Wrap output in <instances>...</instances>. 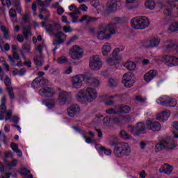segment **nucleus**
Wrapping results in <instances>:
<instances>
[{
	"mask_svg": "<svg viewBox=\"0 0 178 178\" xmlns=\"http://www.w3.org/2000/svg\"><path fill=\"white\" fill-rule=\"evenodd\" d=\"M22 30H23L22 34L25 40H28L29 35L31 34V27L30 26H24L22 28Z\"/></svg>",
	"mask_w": 178,
	"mask_h": 178,
	"instance_id": "obj_35",
	"label": "nucleus"
},
{
	"mask_svg": "<svg viewBox=\"0 0 178 178\" xmlns=\"http://www.w3.org/2000/svg\"><path fill=\"white\" fill-rule=\"evenodd\" d=\"M147 129L148 130H152V131H159L161 130V124L159 122H152L151 120H147L146 122Z\"/></svg>",
	"mask_w": 178,
	"mask_h": 178,
	"instance_id": "obj_19",
	"label": "nucleus"
},
{
	"mask_svg": "<svg viewBox=\"0 0 178 178\" xmlns=\"http://www.w3.org/2000/svg\"><path fill=\"white\" fill-rule=\"evenodd\" d=\"M177 65H178V58L176 56H170L169 66H177Z\"/></svg>",
	"mask_w": 178,
	"mask_h": 178,
	"instance_id": "obj_42",
	"label": "nucleus"
},
{
	"mask_svg": "<svg viewBox=\"0 0 178 178\" xmlns=\"http://www.w3.org/2000/svg\"><path fill=\"white\" fill-rule=\"evenodd\" d=\"M7 91L10 95V99H15V92H13V88L7 87Z\"/></svg>",
	"mask_w": 178,
	"mask_h": 178,
	"instance_id": "obj_51",
	"label": "nucleus"
},
{
	"mask_svg": "<svg viewBox=\"0 0 178 178\" xmlns=\"http://www.w3.org/2000/svg\"><path fill=\"white\" fill-rule=\"evenodd\" d=\"M103 55L104 56H108L109 53L112 51V47H111V44L106 42L102 47Z\"/></svg>",
	"mask_w": 178,
	"mask_h": 178,
	"instance_id": "obj_33",
	"label": "nucleus"
},
{
	"mask_svg": "<svg viewBox=\"0 0 178 178\" xmlns=\"http://www.w3.org/2000/svg\"><path fill=\"white\" fill-rule=\"evenodd\" d=\"M131 133L134 134V136L145 134V124L143 122H138L135 127L131 128Z\"/></svg>",
	"mask_w": 178,
	"mask_h": 178,
	"instance_id": "obj_13",
	"label": "nucleus"
},
{
	"mask_svg": "<svg viewBox=\"0 0 178 178\" xmlns=\"http://www.w3.org/2000/svg\"><path fill=\"white\" fill-rule=\"evenodd\" d=\"M67 62H69V60H67V58H66V56H63L61 57H60L58 60H57V63H67Z\"/></svg>",
	"mask_w": 178,
	"mask_h": 178,
	"instance_id": "obj_53",
	"label": "nucleus"
},
{
	"mask_svg": "<svg viewBox=\"0 0 178 178\" xmlns=\"http://www.w3.org/2000/svg\"><path fill=\"white\" fill-rule=\"evenodd\" d=\"M99 151H101V152H104V155L109 156L112 154V150L104 146L99 147Z\"/></svg>",
	"mask_w": 178,
	"mask_h": 178,
	"instance_id": "obj_44",
	"label": "nucleus"
},
{
	"mask_svg": "<svg viewBox=\"0 0 178 178\" xmlns=\"http://www.w3.org/2000/svg\"><path fill=\"white\" fill-rule=\"evenodd\" d=\"M20 175L22 176H27V175H30V170H26V168H22L19 171Z\"/></svg>",
	"mask_w": 178,
	"mask_h": 178,
	"instance_id": "obj_59",
	"label": "nucleus"
},
{
	"mask_svg": "<svg viewBox=\"0 0 178 178\" xmlns=\"http://www.w3.org/2000/svg\"><path fill=\"white\" fill-rule=\"evenodd\" d=\"M98 92L95 88L88 87L86 90H81L76 94V99L79 102L86 104V102H92L97 99Z\"/></svg>",
	"mask_w": 178,
	"mask_h": 178,
	"instance_id": "obj_1",
	"label": "nucleus"
},
{
	"mask_svg": "<svg viewBox=\"0 0 178 178\" xmlns=\"http://www.w3.org/2000/svg\"><path fill=\"white\" fill-rule=\"evenodd\" d=\"M6 96H3L1 99L0 113H6Z\"/></svg>",
	"mask_w": 178,
	"mask_h": 178,
	"instance_id": "obj_30",
	"label": "nucleus"
},
{
	"mask_svg": "<svg viewBox=\"0 0 178 178\" xmlns=\"http://www.w3.org/2000/svg\"><path fill=\"white\" fill-rule=\"evenodd\" d=\"M86 80V75L78 74L71 79L72 88H81L83 81Z\"/></svg>",
	"mask_w": 178,
	"mask_h": 178,
	"instance_id": "obj_11",
	"label": "nucleus"
},
{
	"mask_svg": "<svg viewBox=\"0 0 178 178\" xmlns=\"http://www.w3.org/2000/svg\"><path fill=\"white\" fill-rule=\"evenodd\" d=\"M113 152L118 158L130 156L131 154V147L128 143H121L115 146Z\"/></svg>",
	"mask_w": 178,
	"mask_h": 178,
	"instance_id": "obj_3",
	"label": "nucleus"
},
{
	"mask_svg": "<svg viewBox=\"0 0 178 178\" xmlns=\"http://www.w3.org/2000/svg\"><path fill=\"white\" fill-rule=\"evenodd\" d=\"M37 2L39 6H41V8H44L45 7L48 8L52 1L50 0H44V2H42L41 0H37Z\"/></svg>",
	"mask_w": 178,
	"mask_h": 178,
	"instance_id": "obj_38",
	"label": "nucleus"
},
{
	"mask_svg": "<svg viewBox=\"0 0 178 178\" xmlns=\"http://www.w3.org/2000/svg\"><path fill=\"white\" fill-rule=\"evenodd\" d=\"M34 63L38 67H41L42 66V63L44 62V58L42 56L35 54L34 57Z\"/></svg>",
	"mask_w": 178,
	"mask_h": 178,
	"instance_id": "obj_31",
	"label": "nucleus"
},
{
	"mask_svg": "<svg viewBox=\"0 0 178 178\" xmlns=\"http://www.w3.org/2000/svg\"><path fill=\"white\" fill-rule=\"evenodd\" d=\"M122 118L124 119V122H127V123L131 122V115H122Z\"/></svg>",
	"mask_w": 178,
	"mask_h": 178,
	"instance_id": "obj_63",
	"label": "nucleus"
},
{
	"mask_svg": "<svg viewBox=\"0 0 178 178\" xmlns=\"http://www.w3.org/2000/svg\"><path fill=\"white\" fill-rule=\"evenodd\" d=\"M124 67H126L128 70L133 72V70H136L137 67V65L134 63L133 61L127 62L124 64Z\"/></svg>",
	"mask_w": 178,
	"mask_h": 178,
	"instance_id": "obj_34",
	"label": "nucleus"
},
{
	"mask_svg": "<svg viewBox=\"0 0 178 178\" xmlns=\"http://www.w3.org/2000/svg\"><path fill=\"white\" fill-rule=\"evenodd\" d=\"M13 3L17 13H22V6H20V1L13 0Z\"/></svg>",
	"mask_w": 178,
	"mask_h": 178,
	"instance_id": "obj_41",
	"label": "nucleus"
},
{
	"mask_svg": "<svg viewBox=\"0 0 178 178\" xmlns=\"http://www.w3.org/2000/svg\"><path fill=\"white\" fill-rule=\"evenodd\" d=\"M131 26L136 30H144L149 26V19L147 17H136L131 20Z\"/></svg>",
	"mask_w": 178,
	"mask_h": 178,
	"instance_id": "obj_4",
	"label": "nucleus"
},
{
	"mask_svg": "<svg viewBox=\"0 0 178 178\" xmlns=\"http://www.w3.org/2000/svg\"><path fill=\"white\" fill-rule=\"evenodd\" d=\"M172 126H173L174 129H175V130H174L172 131V134H173L175 138H178V121L174 122Z\"/></svg>",
	"mask_w": 178,
	"mask_h": 178,
	"instance_id": "obj_46",
	"label": "nucleus"
},
{
	"mask_svg": "<svg viewBox=\"0 0 178 178\" xmlns=\"http://www.w3.org/2000/svg\"><path fill=\"white\" fill-rule=\"evenodd\" d=\"M170 56H164L162 57L161 60L163 63H166L168 66L170 65Z\"/></svg>",
	"mask_w": 178,
	"mask_h": 178,
	"instance_id": "obj_52",
	"label": "nucleus"
},
{
	"mask_svg": "<svg viewBox=\"0 0 178 178\" xmlns=\"http://www.w3.org/2000/svg\"><path fill=\"white\" fill-rule=\"evenodd\" d=\"M85 80H86L89 86H91L92 87H99V85L101 84L99 80L90 74H85Z\"/></svg>",
	"mask_w": 178,
	"mask_h": 178,
	"instance_id": "obj_18",
	"label": "nucleus"
},
{
	"mask_svg": "<svg viewBox=\"0 0 178 178\" xmlns=\"http://www.w3.org/2000/svg\"><path fill=\"white\" fill-rule=\"evenodd\" d=\"M70 10L72 13H69L68 15L72 19V23H77L79 22V15L81 13L80 8H77L74 4L69 6Z\"/></svg>",
	"mask_w": 178,
	"mask_h": 178,
	"instance_id": "obj_12",
	"label": "nucleus"
},
{
	"mask_svg": "<svg viewBox=\"0 0 178 178\" xmlns=\"http://www.w3.org/2000/svg\"><path fill=\"white\" fill-rule=\"evenodd\" d=\"M56 104V103L55 102L54 99H51L49 102H47L46 103V106L49 108V109H52V108H55V105Z\"/></svg>",
	"mask_w": 178,
	"mask_h": 178,
	"instance_id": "obj_49",
	"label": "nucleus"
},
{
	"mask_svg": "<svg viewBox=\"0 0 178 178\" xmlns=\"http://www.w3.org/2000/svg\"><path fill=\"white\" fill-rule=\"evenodd\" d=\"M31 87L33 88H38V87H40V77L38 78H35L32 83H31Z\"/></svg>",
	"mask_w": 178,
	"mask_h": 178,
	"instance_id": "obj_48",
	"label": "nucleus"
},
{
	"mask_svg": "<svg viewBox=\"0 0 178 178\" xmlns=\"http://www.w3.org/2000/svg\"><path fill=\"white\" fill-rule=\"evenodd\" d=\"M161 44V38H152L149 40L144 41L142 42V47L147 49L156 48Z\"/></svg>",
	"mask_w": 178,
	"mask_h": 178,
	"instance_id": "obj_9",
	"label": "nucleus"
},
{
	"mask_svg": "<svg viewBox=\"0 0 178 178\" xmlns=\"http://www.w3.org/2000/svg\"><path fill=\"white\" fill-rule=\"evenodd\" d=\"M122 6V2L119 0H109L107 3L106 8L109 12H115Z\"/></svg>",
	"mask_w": 178,
	"mask_h": 178,
	"instance_id": "obj_15",
	"label": "nucleus"
},
{
	"mask_svg": "<svg viewBox=\"0 0 178 178\" xmlns=\"http://www.w3.org/2000/svg\"><path fill=\"white\" fill-rule=\"evenodd\" d=\"M4 84L6 87H9L12 84V81L10 80V78H9L8 76H6V78H4Z\"/></svg>",
	"mask_w": 178,
	"mask_h": 178,
	"instance_id": "obj_56",
	"label": "nucleus"
},
{
	"mask_svg": "<svg viewBox=\"0 0 178 178\" xmlns=\"http://www.w3.org/2000/svg\"><path fill=\"white\" fill-rule=\"evenodd\" d=\"M119 52H120V49L119 48H116L113 51V58H110L106 60V63L108 66H115L119 63L118 60L122 59V55L119 54Z\"/></svg>",
	"mask_w": 178,
	"mask_h": 178,
	"instance_id": "obj_8",
	"label": "nucleus"
},
{
	"mask_svg": "<svg viewBox=\"0 0 178 178\" xmlns=\"http://www.w3.org/2000/svg\"><path fill=\"white\" fill-rule=\"evenodd\" d=\"M8 58L11 63L12 66H18L19 67H22V66H23V63H22V61H19L16 64V61H15V58H13V57H12V56L10 55L8 56Z\"/></svg>",
	"mask_w": 178,
	"mask_h": 178,
	"instance_id": "obj_39",
	"label": "nucleus"
},
{
	"mask_svg": "<svg viewBox=\"0 0 178 178\" xmlns=\"http://www.w3.org/2000/svg\"><path fill=\"white\" fill-rule=\"evenodd\" d=\"M13 114V111L12 110H9L6 113V120H10L12 119V115Z\"/></svg>",
	"mask_w": 178,
	"mask_h": 178,
	"instance_id": "obj_61",
	"label": "nucleus"
},
{
	"mask_svg": "<svg viewBox=\"0 0 178 178\" xmlns=\"http://www.w3.org/2000/svg\"><path fill=\"white\" fill-rule=\"evenodd\" d=\"M89 66L92 70H99L102 67V61L98 56H93L90 57L89 61Z\"/></svg>",
	"mask_w": 178,
	"mask_h": 178,
	"instance_id": "obj_10",
	"label": "nucleus"
},
{
	"mask_svg": "<svg viewBox=\"0 0 178 178\" xmlns=\"http://www.w3.org/2000/svg\"><path fill=\"white\" fill-rule=\"evenodd\" d=\"M169 30L172 33L178 31V22H175L171 25H170Z\"/></svg>",
	"mask_w": 178,
	"mask_h": 178,
	"instance_id": "obj_45",
	"label": "nucleus"
},
{
	"mask_svg": "<svg viewBox=\"0 0 178 178\" xmlns=\"http://www.w3.org/2000/svg\"><path fill=\"white\" fill-rule=\"evenodd\" d=\"M106 113L108 115H118V110H116V106L114 107V108H108L106 111Z\"/></svg>",
	"mask_w": 178,
	"mask_h": 178,
	"instance_id": "obj_54",
	"label": "nucleus"
},
{
	"mask_svg": "<svg viewBox=\"0 0 178 178\" xmlns=\"http://www.w3.org/2000/svg\"><path fill=\"white\" fill-rule=\"evenodd\" d=\"M22 49L27 51V52H30L31 50V47H30L29 44H22Z\"/></svg>",
	"mask_w": 178,
	"mask_h": 178,
	"instance_id": "obj_64",
	"label": "nucleus"
},
{
	"mask_svg": "<svg viewBox=\"0 0 178 178\" xmlns=\"http://www.w3.org/2000/svg\"><path fill=\"white\" fill-rule=\"evenodd\" d=\"M124 87L127 88H130L131 87H133L134 85V80H133V73L128 72L125 73L123 75L122 81Z\"/></svg>",
	"mask_w": 178,
	"mask_h": 178,
	"instance_id": "obj_14",
	"label": "nucleus"
},
{
	"mask_svg": "<svg viewBox=\"0 0 178 178\" xmlns=\"http://www.w3.org/2000/svg\"><path fill=\"white\" fill-rule=\"evenodd\" d=\"M83 55H84V49L78 45H74L70 51V56L72 59H74V60L80 59V58L83 57Z\"/></svg>",
	"mask_w": 178,
	"mask_h": 178,
	"instance_id": "obj_7",
	"label": "nucleus"
},
{
	"mask_svg": "<svg viewBox=\"0 0 178 178\" xmlns=\"http://www.w3.org/2000/svg\"><path fill=\"white\" fill-rule=\"evenodd\" d=\"M48 85V80L47 79H39V86H40L41 87H44V86H47Z\"/></svg>",
	"mask_w": 178,
	"mask_h": 178,
	"instance_id": "obj_60",
	"label": "nucleus"
},
{
	"mask_svg": "<svg viewBox=\"0 0 178 178\" xmlns=\"http://www.w3.org/2000/svg\"><path fill=\"white\" fill-rule=\"evenodd\" d=\"M155 148L156 152L162 151V149H172L175 148V143L172 139L162 140L156 145Z\"/></svg>",
	"mask_w": 178,
	"mask_h": 178,
	"instance_id": "obj_5",
	"label": "nucleus"
},
{
	"mask_svg": "<svg viewBox=\"0 0 178 178\" xmlns=\"http://www.w3.org/2000/svg\"><path fill=\"white\" fill-rule=\"evenodd\" d=\"M10 17H16L17 16V13H16V10L15 8H10L8 11Z\"/></svg>",
	"mask_w": 178,
	"mask_h": 178,
	"instance_id": "obj_55",
	"label": "nucleus"
},
{
	"mask_svg": "<svg viewBox=\"0 0 178 178\" xmlns=\"http://www.w3.org/2000/svg\"><path fill=\"white\" fill-rule=\"evenodd\" d=\"M72 97V92L60 90L58 95V104L59 105H65L68 98Z\"/></svg>",
	"mask_w": 178,
	"mask_h": 178,
	"instance_id": "obj_16",
	"label": "nucleus"
},
{
	"mask_svg": "<svg viewBox=\"0 0 178 178\" xmlns=\"http://www.w3.org/2000/svg\"><path fill=\"white\" fill-rule=\"evenodd\" d=\"M111 145H115L118 143V136L113 135L108 138Z\"/></svg>",
	"mask_w": 178,
	"mask_h": 178,
	"instance_id": "obj_47",
	"label": "nucleus"
},
{
	"mask_svg": "<svg viewBox=\"0 0 178 178\" xmlns=\"http://www.w3.org/2000/svg\"><path fill=\"white\" fill-rule=\"evenodd\" d=\"M80 112V106L77 104H72L67 108L68 116L74 118Z\"/></svg>",
	"mask_w": 178,
	"mask_h": 178,
	"instance_id": "obj_23",
	"label": "nucleus"
},
{
	"mask_svg": "<svg viewBox=\"0 0 178 178\" xmlns=\"http://www.w3.org/2000/svg\"><path fill=\"white\" fill-rule=\"evenodd\" d=\"M157 104L162 105L163 106H172L175 107L177 105V102L176 99L171 98L168 96H163L159 97L157 101Z\"/></svg>",
	"mask_w": 178,
	"mask_h": 178,
	"instance_id": "obj_6",
	"label": "nucleus"
},
{
	"mask_svg": "<svg viewBox=\"0 0 178 178\" xmlns=\"http://www.w3.org/2000/svg\"><path fill=\"white\" fill-rule=\"evenodd\" d=\"M113 24H113L115 29H116V26H115V24H118V23H122V19L120 17H114L113 19Z\"/></svg>",
	"mask_w": 178,
	"mask_h": 178,
	"instance_id": "obj_58",
	"label": "nucleus"
},
{
	"mask_svg": "<svg viewBox=\"0 0 178 178\" xmlns=\"http://www.w3.org/2000/svg\"><path fill=\"white\" fill-rule=\"evenodd\" d=\"M62 29L60 24L53 22L52 24H47L45 27V30L47 33H54V31H59Z\"/></svg>",
	"mask_w": 178,
	"mask_h": 178,
	"instance_id": "obj_21",
	"label": "nucleus"
},
{
	"mask_svg": "<svg viewBox=\"0 0 178 178\" xmlns=\"http://www.w3.org/2000/svg\"><path fill=\"white\" fill-rule=\"evenodd\" d=\"M111 122H112V118L109 117H106L103 119V123L106 124V126H111Z\"/></svg>",
	"mask_w": 178,
	"mask_h": 178,
	"instance_id": "obj_57",
	"label": "nucleus"
},
{
	"mask_svg": "<svg viewBox=\"0 0 178 178\" xmlns=\"http://www.w3.org/2000/svg\"><path fill=\"white\" fill-rule=\"evenodd\" d=\"M115 109L118 112V114L130 113V111H131V107L126 104H121L115 106Z\"/></svg>",
	"mask_w": 178,
	"mask_h": 178,
	"instance_id": "obj_25",
	"label": "nucleus"
},
{
	"mask_svg": "<svg viewBox=\"0 0 178 178\" xmlns=\"http://www.w3.org/2000/svg\"><path fill=\"white\" fill-rule=\"evenodd\" d=\"M39 94L42 97H54V95H55L56 94V92L54 88L46 87V88H42L39 90Z\"/></svg>",
	"mask_w": 178,
	"mask_h": 178,
	"instance_id": "obj_17",
	"label": "nucleus"
},
{
	"mask_svg": "<svg viewBox=\"0 0 178 178\" xmlns=\"http://www.w3.org/2000/svg\"><path fill=\"white\" fill-rule=\"evenodd\" d=\"M119 80L116 78H111L108 80V86L110 87H117Z\"/></svg>",
	"mask_w": 178,
	"mask_h": 178,
	"instance_id": "obj_43",
	"label": "nucleus"
},
{
	"mask_svg": "<svg viewBox=\"0 0 178 178\" xmlns=\"http://www.w3.org/2000/svg\"><path fill=\"white\" fill-rule=\"evenodd\" d=\"M156 74H157V72L156 70H149L148 72H147L144 75L145 81H146L147 83H149L151 80L154 79V78L155 77V76H156Z\"/></svg>",
	"mask_w": 178,
	"mask_h": 178,
	"instance_id": "obj_28",
	"label": "nucleus"
},
{
	"mask_svg": "<svg viewBox=\"0 0 178 178\" xmlns=\"http://www.w3.org/2000/svg\"><path fill=\"white\" fill-rule=\"evenodd\" d=\"M99 17H92L90 15H83L79 19L80 23H83V22H86V24H90L91 23H95V22H98Z\"/></svg>",
	"mask_w": 178,
	"mask_h": 178,
	"instance_id": "obj_24",
	"label": "nucleus"
},
{
	"mask_svg": "<svg viewBox=\"0 0 178 178\" xmlns=\"http://www.w3.org/2000/svg\"><path fill=\"white\" fill-rule=\"evenodd\" d=\"M173 172V167L168 163H165L159 168L160 173H164L165 175H170Z\"/></svg>",
	"mask_w": 178,
	"mask_h": 178,
	"instance_id": "obj_27",
	"label": "nucleus"
},
{
	"mask_svg": "<svg viewBox=\"0 0 178 178\" xmlns=\"http://www.w3.org/2000/svg\"><path fill=\"white\" fill-rule=\"evenodd\" d=\"M120 136L123 140H131L132 138L131 135L127 133V131L124 130L120 131Z\"/></svg>",
	"mask_w": 178,
	"mask_h": 178,
	"instance_id": "obj_37",
	"label": "nucleus"
},
{
	"mask_svg": "<svg viewBox=\"0 0 178 178\" xmlns=\"http://www.w3.org/2000/svg\"><path fill=\"white\" fill-rule=\"evenodd\" d=\"M170 117V111H165L157 114L156 118L157 120H159L160 122H165V120H168V119H169Z\"/></svg>",
	"mask_w": 178,
	"mask_h": 178,
	"instance_id": "obj_26",
	"label": "nucleus"
},
{
	"mask_svg": "<svg viewBox=\"0 0 178 178\" xmlns=\"http://www.w3.org/2000/svg\"><path fill=\"white\" fill-rule=\"evenodd\" d=\"M99 29L100 31L97 33L98 40H109L116 33L113 24L101 25Z\"/></svg>",
	"mask_w": 178,
	"mask_h": 178,
	"instance_id": "obj_2",
	"label": "nucleus"
},
{
	"mask_svg": "<svg viewBox=\"0 0 178 178\" xmlns=\"http://www.w3.org/2000/svg\"><path fill=\"white\" fill-rule=\"evenodd\" d=\"M91 6H93V8H98L99 6V0H92L90 2Z\"/></svg>",
	"mask_w": 178,
	"mask_h": 178,
	"instance_id": "obj_62",
	"label": "nucleus"
},
{
	"mask_svg": "<svg viewBox=\"0 0 178 178\" xmlns=\"http://www.w3.org/2000/svg\"><path fill=\"white\" fill-rule=\"evenodd\" d=\"M10 147L13 151L17 154V156H23V152H22V150L19 149V145L11 143Z\"/></svg>",
	"mask_w": 178,
	"mask_h": 178,
	"instance_id": "obj_32",
	"label": "nucleus"
},
{
	"mask_svg": "<svg viewBox=\"0 0 178 178\" xmlns=\"http://www.w3.org/2000/svg\"><path fill=\"white\" fill-rule=\"evenodd\" d=\"M156 5V4L155 3V1L154 0H147L145 3V8H147V9H150V10H152V9H154Z\"/></svg>",
	"mask_w": 178,
	"mask_h": 178,
	"instance_id": "obj_36",
	"label": "nucleus"
},
{
	"mask_svg": "<svg viewBox=\"0 0 178 178\" xmlns=\"http://www.w3.org/2000/svg\"><path fill=\"white\" fill-rule=\"evenodd\" d=\"M44 49V44H39L35 47V54L42 56V51Z\"/></svg>",
	"mask_w": 178,
	"mask_h": 178,
	"instance_id": "obj_40",
	"label": "nucleus"
},
{
	"mask_svg": "<svg viewBox=\"0 0 178 178\" xmlns=\"http://www.w3.org/2000/svg\"><path fill=\"white\" fill-rule=\"evenodd\" d=\"M55 37L56 40L53 42V45H60V44H63L66 40V35L63 33V32H58L56 33Z\"/></svg>",
	"mask_w": 178,
	"mask_h": 178,
	"instance_id": "obj_20",
	"label": "nucleus"
},
{
	"mask_svg": "<svg viewBox=\"0 0 178 178\" xmlns=\"http://www.w3.org/2000/svg\"><path fill=\"white\" fill-rule=\"evenodd\" d=\"M176 47V43L172 40H165L163 42V45L162 46V50L164 52H170Z\"/></svg>",
	"mask_w": 178,
	"mask_h": 178,
	"instance_id": "obj_22",
	"label": "nucleus"
},
{
	"mask_svg": "<svg viewBox=\"0 0 178 178\" xmlns=\"http://www.w3.org/2000/svg\"><path fill=\"white\" fill-rule=\"evenodd\" d=\"M135 99L141 104H145V102H147V97H143L141 95H136Z\"/></svg>",
	"mask_w": 178,
	"mask_h": 178,
	"instance_id": "obj_50",
	"label": "nucleus"
},
{
	"mask_svg": "<svg viewBox=\"0 0 178 178\" xmlns=\"http://www.w3.org/2000/svg\"><path fill=\"white\" fill-rule=\"evenodd\" d=\"M40 13L41 14L39 15V18L44 19V20H48V19H49V16H51L49 10L45 8H40Z\"/></svg>",
	"mask_w": 178,
	"mask_h": 178,
	"instance_id": "obj_29",
	"label": "nucleus"
}]
</instances>
